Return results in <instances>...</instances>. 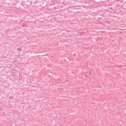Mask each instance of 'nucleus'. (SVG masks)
<instances>
[{"label":"nucleus","mask_w":126,"mask_h":126,"mask_svg":"<svg viewBox=\"0 0 126 126\" xmlns=\"http://www.w3.org/2000/svg\"><path fill=\"white\" fill-rule=\"evenodd\" d=\"M110 8H111V9H112V10H113V9H115V8H114V7H111Z\"/></svg>","instance_id":"obj_1"},{"label":"nucleus","mask_w":126,"mask_h":126,"mask_svg":"<svg viewBox=\"0 0 126 126\" xmlns=\"http://www.w3.org/2000/svg\"><path fill=\"white\" fill-rule=\"evenodd\" d=\"M101 33H105V31L101 32Z\"/></svg>","instance_id":"obj_2"},{"label":"nucleus","mask_w":126,"mask_h":126,"mask_svg":"<svg viewBox=\"0 0 126 126\" xmlns=\"http://www.w3.org/2000/svg\"><path fill=\"white\" fill-rule=\"evenodd\" d=\"M90 74L91 75V72L90 73Z\"/></svg>","instance_id":"obj_3"},{"label":"nucleus","mask_w":126,"mask_h":126,"mask_svg":"<svg viewBox=\"0 0 126 126\" xmlns=\"http://www.w3.org/2000/svg\"><path fill=\"white\" fill-rule=\"evenodd\" d=\"M20 51H21V49H20Z\"/></svg>","instance_id":"obj_4"},{"label":"nucleus","mask_w":126,"mask_h":126,"mask_svg":"<svg viewBox=\"0 0 126 126\" xmlns=\"http://www.w3.org/2000/svg\"><path fill=\"white\" fill-rule=\"evenodd\" d=\"M120 33H122V32H120Z\"/></svg>","instance_id":"obj_5"},{"label":"nucleus","mask_w":126,"mask_h":126,"mask_svg":"<svg viewBox=\"0 0 126 126\" xmlns=\"http://www.w3.org/2000/svg\"><path fill=\"white\" fill-rule=\"evenodd\" d=\"M63 3H64V2H63Z\"/></svg>","instance_id":"obj_6"}]
</instances>
